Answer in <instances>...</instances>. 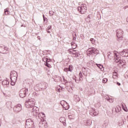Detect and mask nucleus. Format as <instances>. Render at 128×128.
<instances>
[{"label": "nucleus", "instance_id": "obj_15", "mask_svg": "<svg viewBox=\"0 0 128 128\" xmlns=\"http://www.w3.org/2000/svg\"><path fill=\"white\" fill-rule=\"evenodd\" d=\"M105 100H108L109 102H114V100L112 98H110L108 96H105Z\"/></svg>", "mask_w": 128, "mask_h": 128}, {"label": "nucleus", "instance_id": "obj_14", "mask_svg": "<svg viewBox=\"0 0 128 128\" xmlns=\"http://www.w3.org/2000/svg\"><path fill=\"white\" fill-rule=\"evenodd\" d=\"M92 112L94 116H98V114H100V112L98 110H96L94 108L92 110Z\"/></svg>", "mask_w": 128, "mask_h": 128}, {"label": "nucleus", "instance_id": "obj_26", "mask_svg": "<svg viewBox=\"0 0 128 128\" xmlns=\"http://www.w3.org/2000/svg\"><path fill=\"white\" fill-rule=\"evenodd\" d=\"M91 124H92V120H88L86 121V124H85V126H90Z\"/></svg>", "mask_w": 128, "mask_h": 128}, {"label": "nucleus", "instance_id": "obj_18", "mask_svg": "<svg viewBox=\"0 0 128 128\" xmlns=\"http://www.w3.org/2000/svg\"><path fill=\"white\" fill-rule=\"evenodd\" d=\"M38 118H46V115L44 112L39 113L38 114Z\"/></svg>", "mask_w": 128, "mask_h": 128}, {"label": "nucleus", "instance_id": "obj_13", "mask_svg": "<svg viewBox=\"0 0 128 128\" xmlns=\"http://www.w3.org/2000/svg\"><path fill=\"white\" fill-rule=\"evenodd\" d=\"M2 84L4 86V88H8V84H10V82L7 80H4L2 82Z\"/></svg>", "mask_w": 128, "mask_h": 128}, {"label": "nucleus", "instance_id": "obj_48", "mask_svg": "<svg viewBox=\"0 0 128 128\" xmlns=\"http://www.w3.org/2000/svg\"><path fill=\"white\" fill-rule=\"evenodd\" d=\"M22 26H24V28H26V25H24V24H22V26H21V27Z\"/></svg>", "mask_w": 128, "mask_h": 128}, {"label": "nucleus", "instance_id": "obj_33", "mask_svg": "<svg viewBox=\"0 0 128 128\" xmlns=\"http://www.w3.org/2000/svg\"><path fill=\"white\" fill-rule=\"evenodd\" d=\"M73 40H76V33H74L73 34Z\"/></svg>", "mask_w": 128, "mask_h": 128}, {"label": "nucleus", "instance_id": "obj_31", "mask_svg": "<svg viewBox=\"0 0 128 128\" xmlns=\"http://www.w3.org/2000/svg\"><path fill=\"white\" fill-rule=\"evenodd\" d=\"M74 51L75 50H74L72 49H70L68 50V52H69V54H72L74 52Z\"/></svg>", "mask_w": 128, "mask_h": 128}, {"label": "nucleus", "instance_id": "obj_53", "mask_svg": "<svg viewBox=\"0 0 128 128\" xmlns=\"http://www.w3.org/2000/svg\"><path fill=\"white\" fill-rule=\"evenodd\" d=\"M126 22H128V18H126Z\"/></svg>", "mask_w": 128, "mask_h": 128}, {"label": "nucleus", "instance_id": "obj_10", "mask_svg": "<svg viewBox=\"0 0 128 128\" xmlns=\"http://www.w3.org/2000/svg\"><path fill=\"white\" fill-rule=\"evenodd\" d=\"M120 55L123 58H128V50H123L120 52Z\"/></svg>", "mask_w": 128, "mask_h": 128}, {"label": "nucleus", "instance_id": "obj_36", "mask_svg": "<svg viewBox=\"0 0 128 128\" xmlns=\"http://www.w3.org/2000/svg\"><path fill=\"white\" fill-rule=\"evenodd\" d=\"M68 118L69 120H74V118H72V115H68Z\"/></svg>", "mask_w": 128, "mask_h": 128}, {"label": "nucleus", "instance_id": "obj_56", "mask_svg": "<svg viewBox=\"0 0 128 128\" xmlns=\"http://www.w3.org/2000/svg\"><path fill=\"white\" fill-rule=\"evenodd\" d=\"M42 84H44V83H42Z\"/></svg>", "mask_w": 128, "mask_h": 128}, {"label": "nucleus", "instance_id": "obj_2", "mask_svg": "<svg viewBox=\"0 0 128 128\" xmlns=\"http://www.w3.org/2000/svg\"><path fill=\"white\" fill-rule=\"evenodd\" d=\"M98 54V50L96 49V48H90L87 50V55L88 56H94V54Z\"/></svg>", "mask_w": 128, "mask_h": 128}, {"label": "nucleus", "instance_id": "obj_55", "mask_svg": "<svg viewBox=\"0 0 128 128\" xmlns=\"http://www.w3.org/2000/svg\"><path fill=\"white\" fill-rule=\"evenodd\" d=\"M88 18H90V16H88Z\"/></svg>", "mask_w": 128, "mask_h": 128}, {"label": "nucleus", "instance_id": "obj_52", "mask_svg": "<svg viewBox=\"0 0 128 128\" xmlns=\"http://www.w3.org/2000/svg\"><path fill=\"white\" fill-rule=\"evenodd\" d=\"M2 124V121L0 120V124Z\"/></svg>", "mask_w": 128, "mask_h": 128}, {"label": "nucleus", "instance_id": "obj_1", "mask_svg": "<svg viewBox=\"0 0 128 128\" xmlns=\"http://www.w3.org/2000/svg\"><path fill=\"white\" fill-rule=\"evenodd\" d=\"M34 104H36V100L34 98L28 99V100H27L25 102L26 107L27 108H34Z\"/></svg>", "mask_w": 128, "mask_h": 128}, {"label": "nucleus", "instance_id": "obj_37", "mask_svg": "<svg viewBox=\"0 0 128 128\" xmlns=\"http://www.w3.org/2000/svg\"><path fill=\"white\" fill-rule=\"evenodd\" d=\"M42 60L43 62H46V60H48V58L44 57L42 58Z\"/></svg>", "mask_w": 128, "mask_h": 128}, {"label": "nucleus", "instance_id": "obj_51", "mask_svg": "<svg viewBox=\"0 0 128 128\" xmlns=\"http://www.w3.org/2000/svg\"><path fill=\"white\" fill-rule=\"evenodd\" d=\"M61 102H64V100L62 101Z\"/></svg>", "mask_w": 128, "mask_h": 128}, {"label": "nucleus", "instance_id": "obj_4", "mask_svg": "<svg viewBox=\"0 0 128 128\" xmlns=\"http://www.w3.org/2000/svg\"><path fill=\"white\" fill-rule=\"evenodd\" d=\"M87 10L88 8H86V4H82L80 6L78 7V10L82 14H86Z\"/></svg>", "mask_w": 128, "mask_h": 128}, {"label": "nucleus", "instance_id": "obj_20", "mask_svg": "<svg viewBox=\"0 0 128 128\" xmlns=\"http://www.w3.org/2000/svg\"><path fill=\"white\" fill-rule=\"evenodd\" d=\"M46 124V122H44L42 121L40 122L39 124V126L40 128H44V124Z\"/></svg>", "mask_w": 128, "mask_h": 128}, {"label": "nucleus", "instance_id": "obj_40", "mask_svg": "<svg viewBox=\"0 0 128 128\" xmlns=\"http://www.w3.org/2000/svg\"><path fill=\"white\" fill-rule=\"evenodd\" d=\"M80 38H82V40H84V36L82 34H81L80 35Z\"/></svg>", "mask_w": 128, "mask_h": 128}, {"label": "nucleus", "instance_id": "obj_24", "mask_svg": "<svg viewBox=\"0 0 128 128\" xmlns=\"http://www.w3.org/2000/svg\"><path fill=\"white\" fill-rule=\"evenodd\" d=\"M64 71L66 72H72V66H70L68 68H64Z\"/></svg>", "mask_w": 128, "mask_h": 128}, {"label": "nucleus", "instance_id": "obj_28", "mask_svg": "<svg viewBox=\"0 0 128 128\" xmlns=\"http://www.w3.org/2000/svg\"><path fill=\"white\" fill-rule=\"evenodd\" d=\"M4 12L6 16H8V14H10V12H8V8H6L4 10Z\"/></svg>", "mask_w": 128, "mask_h": 128}, {"label": "nucleus", "instance_id": "obj_5", "mask_svg": "<svg viewBox=\"0 0 128 128\" xmlns=\"http://www.w3.org/2000/svg\"><path fill=\"white\" fill-rule=\"evenodd\" d=\"M26 128H34V121L32 119H28L26 120Z\"/></svg>", "mask_w": 128, "mask_h": 128}, {"label": "nucleus", "instance_id": "obj_21", "mask_svg": "<svg viewBox=\"0 0 128 128\" xmlns=\"http://www.w3.org/2000/svg\"><path fill=\"white\" fill-rule=\"evenodd\" d=\"M108 126V120H106L104 121V124H103L104 128H106Z\"/></svg>", "mask_w": 128, "mask_h": 128}, {"label": "nucleus", "instance_id": "obj_47", "mask_svg": "<svg viewBox=\"0 0 128 128\" xmlns=\"http://www.w3.org/2000/svg\"><path fill=\"white\" fill-rule=\"evenodd\" d=\"M51 28H52V26H49L48 30H50Z\"/></svg>", "mask_w": 128, "mask_h": 128}, {"label": "nucleus", "instance_id": "obj_58", "mask_svg": "<svg viewBox=\"0 0 128 128\" xmlns=\"http://www.w3.org/2000/svg\"><path fill=\"white\" fill-rule=\"evenodd\" d=\"M60 104H62V103H60Z\"/></svg>", "mask_w": 128, "mask_h": 128}, {"label": "nucleus", "instance_id": "obj_45", "mask_svg": "<svg viewBox=\"0 0 128 128\" xmlns=\"http://www.w3.org/2000/svg\"><path fill=\"white\" fill-rule=\"evenodd\" d=\"M47 32H48V34L50 33V31L48 30H47Z\"/></svg>", "mask_w": 128, "mask_h": 128}, {"label": "nucleus", "instance_id": "obj_59", "mask_svg": "<svg viewBox=\"0 0 128 128\" xmlns=\"http://www.w3.org/2000/svg\"><path fill=\"white\" fill-rule=\"evenodd\" d=\"M60 104H62V103H60Z\"/></svg>", "mask_w": 128, "mask_h": 128}, {"label": "nucleus", "instance_id": "obj_30", "mask_svg": "<svg viewBox=\"0 0 128 128\" xmlns=\"http://www.w3.org/2000/svg\"><path fill=\"white\" fill-rule=\"evenodd\" d=\"M75 100L76 102H80V97L78 96H74Z\"/></svg>", "mask_w": 128, "mask_h": 128}, {"label": "nucleus", "instance_id": "obj_29", "mask_svg": "<svg viewBox=\"0 0 128 128\" xmlns=\"http://www.w3.org/2000/svg\"><path fill=\"white\" fill-rule=\"evenodd\" d=\"M44 65L46 66H48V68H52V65H50V63H48V62H46L44 63Z\"/></svg>", "mask_w": 128, "mask_h": 128}, {"label": "nucleus", "instance_id": "obj_38", "mask_svg": "<svg viewBox=\"0 0 128 128\" xmlns=\"http://www.w3.org/2000/svg\"><path fill=\"white\" fill-rule=\"evenodd\" d=\"M90 40L92 42V44H94V38H91L90 39Z\"/></svg>", "mask_w": 128, "mask_h": 128}, {"label": "nucleus", "instance_id": "obj_23", "mask_svg": "<svg viewBox=\"0 0 128 128\" xmlns=\"http://www.w3.org/2000/svg\"><path fill=\"white\" fill-rule=\"evenodd\" d=\"M71 46H72V48L74 50V48H76V44L74 42L71 43Z\"/></svg>", "mask_w": 128, "mask_h": 128}, {"label": "nucleus", "instance_id": "obj_8", "mask_svg": "<svg viewBox=\"0 0 128 128\" xmlns=\"http://www.w3.org/2000/svg\"><path fill=\"white\" fill-rule=\"evenodd\" d=\"M22 104H18L14 108V110L15 112H20L22 110Z\"/></svg>", "mask_w": 128, "mask_h": 128}, {"label": "nucleus", "instance_id": "obj_3", "mask_svg": "<svg viewBox=\"0 0 128 128\" xmlns=\"http://www.w3.org/2000/svg\"><path fill=\"white\" fill-rule=\"evenodd\" d=\"M28 94V89L24 88L21 89L19 92V96L20 98H24Z\"/></svg>", "mask_w": 128, "mask_h": 128}, {"label": "nucleus", "instance_id": "obj_43", "mask_svg": "<svg viewBox=\"0 0 128 128\" xmlns=\"http://www.w3.org/2000/svg\"><path fill=\"white\" fill-rule=\"evenodd\" d=\"M118 124V126H122V122H119Z\"/></svg>", "mask_w": 128, "mask_h": 128}, {"label": "nucleus", "instance_id": "obj_57", "mask_svg": "<svg viewBox=\"0 0 128 128\" xmlns=\"http://www.w3.org/2000/svg\"><path fill=\"white\" fill-rule=\"evenodd\" d=\"M60 104H62V103H60Z\"/></svg>", "mask_w": 128, "mask_h": 128}, {"label": "nucleus", "instance_id": "obj_35", "mask_svg": "<svg viewBox=\"0 0 128 128\" xmlns=\"http://www.w3.org/2000/svg\"><path fill=\"white\" fill-rule=\"evenodd\" d=\"M108 82V79L106 78H104L102 80V82H103V84H106V82Z\"/></svg>", "mask_w": 128, "mask_h": 128}, {"label": "nucleus", "instance_id": "obj_16", "mask_svg": "<svg viewBox=\"0 0 128 128\" xmlns=\"http://www.w3.org/2000/svg\"><path fill=\"white\" fill-rule=\"evenodd\" d=\"M78 56H80L78 52L76 50L74 51V52H73V56H74V58H78Z\"/></svg>", "mask_w": 128, "mask_h": 128}, {"label": "nucleus", "instance_id": "obj_39", "mask_svg": "<svg viewBox=\"0 0 128 128\" xmlns=\"http://www.w3.org/2000/svg\"><path fill=\"white\" fill-rule=\"evenodd\" d=\"M73 80H75V82H76V76H74V77H73Z\"/></svg>", "mask_w": 128, "mask_h": 128}, {"label": "nucleus", "instance_id": "obj_6", "mask_svg": "<svg viewBox=\"0 0 128 128\" xmlns=\"http://www.w3.org/2000/svg\"><path fill=\"white\" fill-rule=\"evenodd\" d=\"M114 59L115 60L116 62H120L122 66H124L122 62H124V60H120V57H119L118 56V52L116 51L114 52Z\"/></svg>", "mask_w": 128, "mask_h": 128}, {"label": "nucleus", "instance_id": "obj_42", "mask_svg": "<svg viewBox=\"0 0 128 128\" xmlns=\"http://www.w3.org/2000/svg\"><path fill=\"white\" fill-rule=\"evenodd\" d=\"M50 60L47 59V60L46 61V62H48V64H50Z\"/></svg>", "mask_w": 128, "mask_h": 128}, {"label": "nucleus", "instance_id": "obj_54", "mask_svg": "<svg viewBox=\"0 0 128 128\" xmlns=\"http://www.w3.org/2000/svg\"><path fill=\"white\" fill-rule=\"evenodd\" d=\"M126 8H128V6H126Z\"/></svg>", "mask_w": 128, "mask_h": 128}, {"label": "nucleus", "instance_id": "obj_50", "mask_svg": "<svg viewBox=\"0 0 128 128\" xmlns=\"http://www.w3.org/2000/svg\"><path fill=\"white\" fill-rule=\"evenodd\" d=\"M1 81H2V78L0 76V82H1Z\"/></svg>", "mask_w": 128, "mask_h": 128}, {"label": "nucleus", "instance_id": "obj_44", "mask_svg": "<svg viewBox=\"0 0 128 128\" xmlns=\"http://www.w3.org/2000/svg\"><path fill=\"white\" fill-rule=\"evenodd\" d=\"M116 84H118V86H120V83L117 82Z\"/></svg>", "mask_w": 128, "mask_h": 128}, {"label": "nucleus", "instance_id": "obj_17", "mask_svg": "<svg viewBox=\"0 0 128 128\" xmlns=\"http://www.w3.org/2000/svg\"><path fill=\"white\" fill-rule=\"evenodd\" d=\"M115 109L116 112H120L122 110V108L120 106H116Z\"/></svg>", "mask_w": 128, "mask_h": 128}, {"label": "nucleus", "instance_id": "obj_11", "mask_svg": "<svg viewBox=\"0 0 128 128\" xmlns=\"http://www.w3.org/2000/svg\"><path fill=\"white\" fill-rule=\"evenodd\" d=\"M32 112H33V114L34 116H36L38 114V108L36 106L32 107Z\"/></svg>", "mask_w": 128, "mask_h": 128}, {"label": "nucleus", "instance_id": "obj_19", "mask_svg": "<svg viewBox=\"0 0 128 128\" xmlns=\"http://www.w3.org/2000/svg\"><path fill=\"white\" fill-rule=\"evenodd\" d=\"M60 120V122H62L64 126V124H66V118H64V117H61Z\"/></svg>", "mask_w": 128, "mask_h": 128}, {"label": "nucleus", "instance_id": "obj_12", "mask_svg": "<svg viewBox=\"0 0 128 128\" xmlns=\"http://www.w3.org/2000/svg\"><path fill=\"white\" fill-rule=\"evenodd\" d=\"M7 50H8V47H6L4 46H0V52L4 54L6 52Z\"/></svg>", "mask_w": 128, "mask_h": 128}, {"label": "nucleus", "instance_id": "obj_27", "mask_svg": "<svg viewBox=\"0 0 128 128\" xmlns=\"http://www.w3.org/2000/svg\"><path fill=\"white\" fill-rule=\"evenodd\" d=\"M121 106L124 110L125 112H128V108H126L124 106H126V104H122Z\"/></svg>", "mask_w": 128, "mask_h": 128}, {"label": "nucleus", "instance_id": "obj_25", "mask_svg": "<svg viewBox=\"0 0 128 128\" xmlns=\"http://www.w3.org/2000/svg\"><path fill=\"white\" fill-rule=\"evenodd\" d=\"M78 80L80 81H82V72H80L79 73V79Z\"/></svg>", "mask_w": 128, "mask_h": 128}, {"label": "nucleus", "instance_id": "obj_46", "mask_svg": "<svg viewBox=\"0 0 128 128\" xmlns=\"http://www.w3.org/2000/svg\"><path fill=\"white\" fill-rule=\"evenodd\" d=\"M3 94L4 96H6V94L4 92H3Z\"/></svg>", "mask_w": 128, "mask_h": 128}, {"label": "nucleus", "instance_id": "obj_41", "mask_svg": "<svg viewBox=\"0 0 128 128\" xmlns=\"http://www.w3.org/2000/svg\"><path fill=\"white\" fill-rule=\"evenodd\" d=\"M42 16H43V18H44V21L46 22V17H44V15H43Z\"/></svg>", "mask_w": 128, "mask_h": 128}, {"label": "nucleus", "instance_id": "obj_22", "mask_svg": "<svg viewBox=\"0 0 128 128\" xmlns=\"http://www.w3.org/2000/svg\"><path fill=\"white\" fill-rule=\"evenodd\" d=\"M112 78H118V72L116 71H114Z\"/></svg>", "mask_w": 128, "mask_h": 128}, {"label": "nucleus", "instance_id": "obj_34", "mask_svg": "<svg viewBox=\"0 0 128 128\" xmlns=\"http://www.w3.org/2000/svg\"><path fill=\"white\" fill-rule=\"evenodd\" d=\"M96 65L97 66H98V68H100V70H102V68H103V66H102V64H96Z\"/></svg>", "mask_w": 128, "mask_h": 128}, {"label": "nucleus", "instance_id": "obj_7", "mask_svg": "<svg viewBox=\"0 0 128 128\" xmlns=\"http://www.w3.org/2000/svg\"><path fill=\"white\" fill-rule=\"evenodd\" d=\"M10 80H13L14 82H16L18 80V73L16 71H12L10 75Z\"/></svg>", "mask_w": 128, "mask_h": 128}, {"label": "nucleus", "instance_id": "obj_49", "mask_svg": "<svg viewBox=\"0 0 128 128\" xmlns=\"http://www.w3.org/2000/svg\"><path fill=\"white\" fill-rule=\"evenodd\" d=\"M38 40H40V36H38Z\"/></svg>", "mask_w": 128, "mask_h": 128}, {"label": "nucleus", "instance_id": "obj_32", "mask_svg": "<svg viewBox=\"0 0 128 128\" xmlns=\"http://www.w3.org/2000/svg\"><path fill=\"white\" fill-rule=\"evenodd\" d=\"M11 80V86H14L16 81H14L13 79Z\"/></svg>", "mask_w": 128, "mask_h": 128}, {"label": "nucleus", "instance_id": "obj_9", "mask_svg": "<svg viewBox=\"0 0 128 128\" xmlns=\"http://www.w3.org/2000/svg\"><path fill=\"white\" fill-rule=\"evenodd\" d=\"M124 34V32L122 30L119 29L116 30V36L118 38H122V35Z\"/></svg>", "mask_w": 128, "mask_h": 128}]
</instances>
